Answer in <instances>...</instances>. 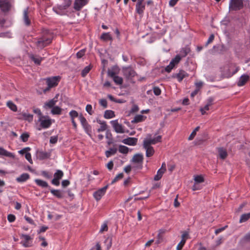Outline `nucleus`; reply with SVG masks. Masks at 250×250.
Listing matches in <instances>:
<instances>
[{
  "label": "nucleus",
  "instance_id": "obj_1",
  "mask_svg": "<svg viewBox=\"0 0 250 250\" xmlns=\"http://www.w3.org/2000/svg\"><path fill=\"white\" fill-rule=\"evenodd\" d=\"M52 38V33L48 30H45L43 31L42 36L37 39L36 45L38 48L42 49L51 42Z\"/></svg>",
  "mask_w": 250,
  "mask_h": 250
},
{
  "label": "nucleus",
  "instance_id": "obj_2",
  "mask_svg": "<svg viewBox=\"0 0 250 250\" xmlns=\"http://www.w3.org/2000/svg\"><path fill=\"white\" fill-rule=\"evenodd\" d=\"M38 122L40 123L39 127L37 128L38 130H41L42 128L46 129L50 127L54 120L51 119L48 116H41L39 117Z\"/></svg>",
  "mask_w": 250,
  "mask_h": 250
},
{
  "label": "nucleus",
  "instance_id": "obj_3",
  "mask_svg": "<svg viewBox=\"0 0 250 250\" xmlns=\"http://www.w3.org/2000/svg\"><path fill=\"white\" fill-rule=\"evenodd\" d=\"M162 139V136L158 135L153 138H151V134H147L146 137L144 139L143 144L146 146L151 145H155L157 143L161 142Z\"/></svg>",
  "mask_w": 250,
  "mask_h": 250
},
{
  "label": "nucleus",
  "instance_id": "obj_4",
  "mask_svg": "<svg viewBox=\"0 0 250 250\" xmlns=\"http://www.w3.org/2000/svg\"><path fill=\"white\" fill-rule=\"evenodd\" d=\"M243 6V0H230L229 1V9L230 10H238L241 9Z\"/></svg>",
  "mask_w": 250,
  "mask_h": 250
},
{
  "label": "nucleus",
  "instance_id": "obj_5",
  "mask_svg": "<svg viewBox=\"0 0 250 250\" xmlns=\"http://www.w3.org/2000/svg\"><path fill=\"white\" fill-rule=\"evenodd\" d=\"M110 123L116 133H124L125 132L124 126L118 123V120L111 121Z\"/></svg>",
  "mask_w": 250,
  "mask_h": 250
},
{
  "label": "nucleus",
  "instance_id": "obj_6",
  "mask_svg": "<svg viewBox=\"0 0 250 250\" xmlns=\"http://www.w3.org/2000/svg\"><path fill=\"white\" fill-rule=\"evenodd\" d=\"M108 186L106 185L104 187L101 188L93 193V197L97 201L101 199L102 197L105 194Z\"/></svg>",
  "mask_w": 250,
  "mask_h": 250
},
{
  "label": "nucleus",
  "instance_id": "obj_7",
  "mask_svg": "<svg viewBox=\"0 0 250 250\" xmlns=\"http://www.w3.org/2000/svg\"><path fill=\"white\" fill-rule=\"evenodd\" d=\"M12 0H0V8L3 12L8 11L11 7Z\"/></svg>",
  "mask_w": 250,
  "mask_h": 250
},
{
  "label": "nucleus",
  "instance_id": "obj_8",
  "mask_svg": "<svg viewBox=\"0 0 250 250\" xmlns=\"http://www.w3.org/2000/svg\"><path fill=\"white\" fill-rule=\"evenodd\" d=\"M181 59V57L180 55H177L175 56V57L172 59L170 61L168 65H167L166 68L165 70L167 72H170L171 70L173 68L175 65L178 64Z\"/></svg>",
  "mask_w": 250,
  "mask_h": 250
},
{
  "label": "nucleus",
  "instance_id": "obj_9",
  "mask_svg": "<svg viewBox=\"0 0 250 250\" xmlns=\"http://www.w3.org/2000/svg\"><path fill=\"white\" fill-rule=\"evenodd\" d=\"M239 70V67H236L235 64H231L229 66L227 72L224 73L225 77L229 78L235 74Z\"/></svg>",
  "mask_w": 250,
  "mask_h": 250
},
{
  "label": "nucleus",
  "instance_id": "obj_10",
  "mask_svg": "<svg viewBox=\"0 0 250 250\" xmlns=\"http://www.w3.org/2000/svg\"><path fill=\"white\" fill-rule=\"evenodd\" d=\"M143 161V155L141 154H136L132 158V162L137 164L136 167L139 169L142 168Z\"/></svg>",
  "mask_w": 250,
  "mask_h": 250
},
{
  "label": "nucleus",
  "instance_id": "obj_11",
  "mask_svg": "<svg viewBox=\"0 0 250 250\" xmlns=\"http://www.w3.org/2000/svg\"><path fill=\"white\" fill-rule=\"evenodd\" d=\"M60 79V78L59 76H55L46 79V82L49 88L56 86L58 84Z\"/></svg>",
  "mask_w": 250,
  "mask_h": 250
},
{
  "label": "nucleus",
  "instance_id": "obj_12",
  "mask_svg": "<svg viewBox=\"0 0 250 250\" xmlns=\"http://www.w3.org/2000/svg\"><path fill=\"white\" fill-rule=\"evenodd\" d=\"M145 9V3L144 2V0H138L136 6V12L139 14H142Z\"/></svg>",
  "mask_w": 250,
  "mask_h": 250
},
{
  "label": "nucleus",
  "instance_id": "obj_13",
  "mask_svg": "<svg viewBox=\"0 0 250 250\" xmlns=\"http://www.w3.org/2000/svg\"><path fill=\"white\" fill-rule=\"evenodd\" d=\"M188 76V73L183 70H180L178 73L173 75V78H176L178 82H181L184 78Z\"/></svg>",
  "mask_w": 250,
  "mask_h": 250
},
{
  "label": "nucleus",
  "instance_id": "obj_14",
  "mask_svg": "<svg viewBox=\"0 0 250 250\" xmlns=\"http://www.w3.org/2000/svg\"><path fill=\"white\" fill-rule=\"evenodd\" d=\"M138 139L134 137H128L122 140V142L124 144L134 146L137 144Z\"/></svg>",
  "mask_w": 250,
  "mask_h": 250
},
{
  "label": "nucleus",
  "instance_id": "obj_15",
  "mask_svg": "<svg viewBox=\"0 0 250 250\" xmlns=\"http://www.w3.org/2000/svg\"><path fill=\"white\" fill-rule=\"evenodd\" d=\"M88 2V0H75L74 8L76 10H80Z\"/></svg>",
  "mask_w": 250,
  "mask_h": 250
},
{
  "label": "nucleus",
  "instance_id": "obj_16",
  "mask_svg": "<svg viewBox=\"0 0 250 250\" xmlns=\"http://www.w3.org/2000/svg\"><path fill=\"white\" fill-rule=\"evenodd\" d=\"M124 74L127 78H132L135 76V71L131 67H126L124 68Z\"/></svg>",
  "mask_w": 250,
  "mask_h": 250
},
{
  "label": "nucleus",
  "instance_id": "obj_17",
  "mask_svg": "<svg viewBox=\"0 0 250 250\" xmlns=\"http://www.w3.org/2000/svg\"><path fill=\"white\" fill-rule=\"evenodd\" d=\"M213 103V99L212 98H209L207 100V103L205 105L204 108H201L200 109V111L202 113V115H204L206 113V110H208L209 109V106L212 104Z\"/></svg>",
  "mask_w": 250,
  "mask_h": 250
},
{
  "label": "nucleus",
  "instance_id": "obj_18",
  "mask_svg": "<svg viewBox=\"0 0 250 250\" xmlns=\"http://www.w3.org/2000/svg\"><path fill=\"white\" fill-rule=\"evenodd\" d=\"M143 147L146 150V156L149 157L152 156L154 153V150L152 146H151L143 144Z\"/></svg>",
  "mask_w": 250,
  "mask_h": 250
},
{
  "label": "nucleus",
  "instance_id": "obj_19",
  "mask_svg": "<svg viewBox=\"0 0 250 250\" xmlns=\"http://www.w3.org/2000/svg\"><path fill=\"white\" fill-rule=\"evenodd\" d=\"M0 156H3L13 159L15 158V155L13 153L7 151L1 147H0Z\"/></svg>",
  "mask_w": 250,
  "mask_h": 250
},
{
  "label": "nucleus",
  "instance_id": "obj_20",
  "mask_svg": "<svg viewBox=\"0 0 250 250\" xmlns=\"http://www.w3.org/2000/svg\"><path fill=\"white\" fill-rule=\"evenodd\" d=\"M249 76L247 75H243L240 77L237 83V85L239 86L244 85L248 81Z\"/></svg>",
  "mask_w": 250,
  "mask_h": 250
},
{
  "label": "nucleus",
  "instance_id": "obj_21",
  "mask_svg": "<svg viewBox=\"0 0 250 250\" xmlns=\"http://www.w3.org/2000/svg\"><path fill=\"white\" fill-rule=\"evenodd\" d=\"M57 102V100L55 98H53L49 100L48 102H46L43 106V107L44 108H52L55 106V105L56 104Z\"/></svg>",
  "mask_w": 250,
  "mask_h": 250
},
{
  "label": "nucleus",
  "instance_id": "obj_22",
  "mask_svg": "<svg viewBox=\"0 0 250 250\" xmlns=\"http://www.w3.org/2000/svg\"><path fill=\"white\" fill-rule=\"evenodd\" d=\"M218 152L220 158L222 159H225L228 156L226 150L223 147L218 148Z\"/></svg>",
  "mask_w": 250,
  "mask_h": 250
},
{
  "label": "nucleus",
  "instance_id": "obj_23",
  "mask_svg": "<svg viewBox=\"0 0 250 250\" xmlns=\"http://www.w3.org/2000/svg\"><path fill=\"white\" fill-rule=\"evenodd\" d=\"M28 8H25L23 11V21L25 25H29L30 24V21L28 18Z\"/></svg>",
  "mask_w": 250,
  "mask_h": 250
},
{
  "label": "nucleus",
  "instance_id": "obj_24",
  "mask_svg": "<svg viewBox=\"0 0 250 250\" xmlns=\"http://www.w3.org/2000/svg\"><path fill=\"white\" fill-rule=\"evenodd\" d=\"M29 178V175L28 173H23L19 177L16 178L17 182L21 183L26 181Z\"/></svg>",
  "mask_w": 250,
  "mask_h": 250
},
{
  "label": "nucleus",
  "instance_id": "obj_25",
  "mask_svg": "<svg viewBox=\"0 0 250 250\" xmlns=\"http://www.w3.org/2000/svg\"><path fill=\"white\" fill-rule=\"evenodd\" d=\"M51 193L58 198H62L63 197V192L60 190L51 189Z\"/></svg>",
  "mask_w": 250,
  "mask_h": 250
},
{
  "label": "nucleus",
  "instance_id": "obj_26",
  "mask_svg": "<svg viewBox=\"0 0 250 250\" xmlns=\"http://www.w3.org/2000/svg\"><path fill=\"white\" fill-rule=\"evenodd\" d=\"M30 58L35 63L38 65H40L42 58L39 56H34V55H31Z\"/></svg>",
  "mask_w": 250,
  "mask_h": 250
},
{
  "label": "nucleus",
  "instance_id": "obj_27",
  "mask_svg": "<svg viewBox=\"0 0 250 250\" xmlns=\"http://www.w3.org/2000/svg\"><path fill=\"white\" fill-rule=\"evenodd\" d=\"M146 119V117L142 115H137L135 116L134 119L131 121L132 123H137L142 122Z\"/></svg>",
  "mask_w": 250,
  "mask_h": 250
},
{
  "label": "nucleus",
  "instance_id": "obj_28",
  "mask_svg": "<svg viewBox=\"0 0 250 250\" xmlns=\"http://www.w3.org/2000/svg\"><path fill=\"white\" fill-rule=\"evenodd\" d=\"M115 116L114 112L112 110H107L104 112V117L105 119H111Z\"/></svg>",
  "mask_w": 250,
  "mask_h": 250
},
{
  "label": "nucleus",
  "instance_id": "obj_29",
  "mask_svg": "<svg viewBox=\"0 0 250 250\" xmlns=\"http://www.w3.org/2000/svg\"><path fill=\"white\" fill-rule=\"evenodd\" d=\"M62 109L58 106H55L52 108L51 113L53 115H60L62 113Z\"/></svg>",
  "mask_w": 250,
  "mask_h": 250
},
{
  "label": "nucleus",
  "instance_id": "obj_30",
  "mask_svg": "<svg viewBox=\"0 0 250 250\" xmlns=\"http://www.w3.org/2000/svg\"><path fill=\"white\" fill-rule=\"evenodd\" d=\"M35 182L37 185L42 188H47L48 187V183L46 182L43 181L42 180L35 179Z\"/></svg>",
  "mask_w": 250,
  "mask_h": 250
},
{
  "label": "nucleus",
  "instance_id": "obj_31",
  "mask_svg": "<svg viewBox=\"0 0 250 250\" xmlns=\"http://www.w3.org/2000/svg\"><path fill=\"white\" fill-rule=\"evenodd\" d=\"M6 105L12 111L14 112H16L17 111V105L12 101H8L6 103Z\"/></svg>",
  "mask_w": 250,
  "mask_h": 250
},
{
  "label": "nucleus",
  "instance_id": "obj_32",
  "mask_svg": "<svg viewBox=\"0 0 250 250\" xmlns=\"http://www.w3.org/2000/svg\"><path fill=\"white\" fill-rule=\"evenodd\" d=\"M117 151L116 148H111L109 150L105 151V155L107 157H109L112 155H114Z\"/></svg>",
  "mask_w": 250,
  "mask_h": 250
},
{
  "label": "nucleus",
  "instance_id": "obj_33",
  "mask_svg": "<svg viewBox=\"0 0 250 250\" xmlns=\"http://www.w3.org/2000/svg\"><path fill=\"white\" fill-rule=\"evenodd\" d=\"M63 176V172L61 170H57L54 175V178L60 180Z\"/></svg>",
  "mask_w": 250,
  "mask_h": 250
},
{
  "label": "nucleus",
  "instance_id": "obj_34",
  "mask_svg": "<svg viewBox=\"0 0 250 250\" xmlns=\"http://www.w3.org/2000/svg\"><path fill=\"white\" fill-rule=\"evenodd\" d=\"M119 151L123 154H127L129 151V148L126 146L120 145L119 147Z\"/></svg>",
  "mask_w": 250,
  "mask_h": 250
},
{
  "label": "nucleus",
  "instance_id": "obj_35",
  "mask_svg": "<svg viewBox=\"0 0 250 250\" xmlns=\"http://www.w3.org/2000/svg\"><path fill=\"white\" fill-rule=\"evenodd\" d=\"M101 39L104 41L112 40V38L109 33H104L101 36Z\"/></svg>",
  "mask_w": 250,
  "mask_h": 250
},
{
  "label": "nucleus",
  "instance_id": "obj_36",
  "mask_svg": "<svg viewBox=\"0 0 250 250\" xmlns=\"http://www.w3.org/2000/svg\"><path fill=\"white\" fill-rule=\"evenodd\" d=\"M69 115L71 118V120H74L75 118L79 116L78 112L74 110L70 111L69 113Z\"/></svg>",
  "mask_w": 250,
  "mask_h": 250
},
{
  "label": "nucleus",
  "instance_id": "obj_37",
  "mask_svg": "<svg viewBox=\"0 0 250 250\" xmlns=\"http://www.w3.org/2000/svg\"><path fill=\"white\" fill-rule=\"evenodd\" d=\"M165 173L164 171L162 170L159 169L157 172V174L154 176V179L155 181L159 180L162 177L163 174Z\"/></svg>",
  "mask_w": 250,
  "mask_h": 250
},
{
  "label": "nucleus",
  "instance_id": "obj_38",
  "mask_svg": "<svg viewBox=\"0 0 250 250\" xmlns=\"http://www.w3.org/2000/svg\"><path fill=\"white\" fill-rule=\"evenodd\" d=\"M250 218V213L243 214L240 219V222L242 223L247 221Z\"/></svg>",
  "mask_w": 250,
  "mask_h": 250
},
{
  "label": "nucleus",
  "instance_id": "obj_39",
  "mask_svg": "<svg viewBox=\"0 0 250 250\" xmlns=\"http://www.w3.org/2000/svg\"><path fill=\"white\" fill-rule=\"evenodd\" d=\"M113 80L116 84L119 85L122 84L123 82L122 78L118 76L114 77V78H113Z\"/></svg>",
  "mask_w": 250,
  "mask_h": 250
},
{
  "label": "nucleus",
  "instance_id": "obj_40",
  "mask_svg": "<svg viewBox=\"0 0 250 250\" xmlns=\"http://www.w3.org/2000/svg\"><path fill=\"white\" fill-rule=\"evenodd\" d=\"M29 137V135L27 132L22 133L20 136V138L21 139L23 142H27L28 140Z\"/></svg>",
  "mask_w": 250,
  "mask_h": 250
},
{
  "label": "nucleus",
  "instance_id": "obj_41",
  "mask_svg": "<svg viewBox=\"0 0 250 250\" xmlns=\"http://www.w3.org/2000/svg\"><path fill=\"white\" fill-rule=\"evenodd\" d=\"M194 182L196 183H201L204 182V178L201 175H196L194 178Z\"/></svg>",
  "mask_w": 250,
  "mask_h": 250
},
{
  "label": "nucleus",
  "instance_id": "obj_42",
  "mask_svg": "<svg viewBox=\"0 0 250 250\" xmlns=\"http://www.w3.org/2000/svg\"><path fill=\"white\" fill-rule=\"evenodd\" d=\"M104 243L106 245V249L107 250H108L110 247H111L112 245V240L111 238L110 237H107L104 241Z\"/></svg>",
  "mask_w": 250,
  "mask_h": 250
},
{
  "label": "nucleus",
  "instance_id": "obj_43",
  "mask_svg": "<svg viewBox=\"0 0 250 250\" xmlns=\"http://www.w3.org/2000/svg\"><path fill=\"white\" fill-rule=\"evenodd\" d=\"M86 133L90 136H91V127L90 125L88 124L85 125L83 126Z\"/></svg>",
  "mask_w": 250,
  "mask_h": 250
},
{
  "label": "nucleus",
  "instance_id": "obj_44",
  "mask_svg": "<svg viewBox=\"0 0 250 250\" xmlns=\"http://www.w3.org/2000/svg\"><path fill=\"white\" fill-rule=\"evenodd\" d=\"M71 4V0H65V3L60 5V8L62 9H65L68 8Z\"/></svg>",
  "mask_w": 250,
  "mask_h": 250
},
{
  "label": "nucleus",
  "instance_id": "obj_45",
  "mask_svg": "<svg viewBox=\"0 0 250 250\" xmlns=\"http://www.w3.org/2000/svg\"><path fill=\"white\" fill-rule=\"evenodd\" d=\"M91 69V67L90 66H87L82 70V77H85L87 73L89 72L90 70Z\"/></svg>",
  "mask_w": 250,
  "mask_h": 250
},
{
  "label": "nucleus",
  "instance_id": "obj_46",
  "mask_svg": "<svg viewBox=\"0 0 250 250\" xmlns=\"http://www.w3.org/2000/svg\"><path fill=\"white\" fill-rule=\"evenodd\" d=\"M79 118L82 126L88 124L86 119L82 114L79 115Z\"/></svg>",
  "mask_w": 250,
  "mask_h": 250
},
{
  "label": "nucleus",
  "instance_id": "obj_47",
  "mask_svg": "<svg viewBox=\"0 0 250 250\" xmlns=\"http://www.w3.org/2000/svg\"><path fill=\"white\" fill-rule=\"evenodd\" d=\"M22 116L25 120H27L28 121H32L33 120V115L32 114L23 113L22 114Z\"/></svg>",
  "mask_w": 250,
  "mask_h": 250
},
{
  "label": "nucleus",
  "instance_id": "obj_48",
  "mask_svg": "<svg viewBox=\"0 0 250 250\" xmlns=\"http://www.w3.org/2000/svg\"><path fill=\"white\" fill-rule=\"evenodd\" d=\"M85 49H84L80 50L76 54L77 58L78 59L81 58L85 54Z\"/></svg>",
  "mask_w": 250,
  "mask_h": 250
},
{
  "label": "nucleus",
  "instance_id": "obj_49",
  "mask_svg": "<svg viewBox=\"0 0 250 250\" xmlns=\"http://www.w3.org/2000/svg\"><path fill=\"white\" fill-rule=\"evenodd\" d=\"M107 128V125L106 123H103L100 127L97 129L98 132H101L105 131Z\"/></svg>",
  "mask_w": 250,
  "mask_h": 250
},
{
  "label": "nucleus",
  "instance_id": "obj_50",
  "mask_svg": "<svg viewBox=\"0 0 250 250\" xmlns=\"http://www.w3.org/2000/svg\"><path fill=\"white\" fill-rule=\"evenodd\" d=\"M85 110L87 112V113L90 115H92L93 113V111L92 110V107L91 104H87L85 107Z\"/></svg>",
  "mask_w": 250,
  "mask_h": 250
},
{
  "label": "nucleus",
  "instance_id": "obj_51",
  "mask_svg": "<svg viewBox=\"0 0 250 250\" xmlns=\"http://www.w3.org/2000/svg\"><path fill=\"white\" fill-rule=\"evenodd\" d=\"M108 230V227L106 223H104L100 229V232L102 233L104 231H106Z\"/></svg>",
  "mask_w": 250,
  "mask_h": 250
},
{
  "label": "nucleus",
  "instance_id": "obj_52",
  "mask_svg": "<svg viewBox=\"0 0 250 250\" xmlns=\"http://www.w3.org/2000/svg\"><path fill=\"white\" fill-rule=\"evenodd\" d=\"M186 242L184 240H182L180 242V243L178 244L176 247V250H181L184 246Z\"/></svg>",
  "mask_w": 250,
  "mask_h": 250
},
{
  "label": "nucleus",
  "instance_id": "obj_53",
  "mask_svg": "<svg viewBox=\"0 0 250 250\" xmlns=\"http://www.w3.org/2000/svg\"><path fill=\"white\" fill-rule=\"evenodd\" d=\"M58 139L57 136H51L50 138L49 142L51 144H55L57 142Z\"/></svg>",
  "mask_w": 250,
  "mask_h": 250
},
{
  "label": "nucleus",
  "instance_id": "obj_54",
  "mask_svg": "<svg viewBox=\"0 0 250 250\" xmlns=\"http://www.w3.org/2000/svg\"><path fill=\"white\" fill-rule=\"evenodd\" d=\"M99 103L100 105L104 108H106L107 106V101L105 99H103L100 100Z\"/></svg>",
  "mask_w": 250,
  "mask_h": 250
},
{
  "label": "nucleus",
  "instance_id": "obj_55",
  "mask_svg": "<svg viewBox=\"0 0 250 250\" xmlns=\"http://www.w3.org/2000/svg\"><path fill=\"white\" fill-rule=\"evenodd\" d=\"M25 157L26 159L30 164H32L33 163V161H32V158H31V154L30 153H28V152L25 153Z\"/></svg>",
  "mask_w": 250,
  "mask_h": 250
},
{
  "label": "nucleus",
  "instance_id": "obj_56",
  "mask_svg": "<svg viewBox=\"0 0 250 250\" xmlns=\"http://www.w3.org/2000/svg\"><path fill=\"white\" fill-rule=\"evenodd\" d=\"M153 92L155 95L159 96L161 94V90L158 87H154L153 88Z\"/></svg>",
  "mask_w": 250,
  "mask_h": 250
},
{
  "label": "nucleus",
  "instance_id": "obj_57",
  "mask_svg": "<svg viewBox=\"0 0 250 250\" xmlns=\"http://www.w3.org/2000/svg\"><path fill=\"white\" fill-rule=\"evenodd\" d=\"M108 75L110 77H111L112 79L114 78V77H116V72L114 70H109L108 71Z\"/></svg>",
  "mask_w": 250,
  "mask_h": 250
},
{
  "label": "nucleus",
  "instance_id": "obj_58",
  "mask_svg": "<svg viewBox=\"0 0 250 250\" xmlns=\"http://www.w3.org/2000/svg\"><path fill=\"white\" fill-rule=\"evenodd\" d=\"M214 39V35L213 34L210 35L209 37L208 38L207 42L205 44V46H207L208 45V44L211 43L213 41Z\"/></svg>",
  "mask_w": 250,
  "mask_h": 250
},
{
  "label": "nucleus",
  "instance_id": "obj_59",
  "mask_svg": "<svg viewBox=\"0 0 250 250\" xmlns=\"http://www.w3.org/2000/svg\"><path fill=\"white\" fill-rule=\"evenodd\" d=\"M188 238V233L187 231L183 232L182 235V240H184L186 242V240Z\"/></svg>",
  "mask_w": 250,
  "mask_h": 250
},
{
  "label": "nucleus",
  "instance_id": "obj_60",
  "mask_svg": "<svg viewBox=\"0 0 250 250\" xmlns=\"http://www.w3.org/2000/svg\"><path fill=\"white\" fill-rule=\"evenodd\" d=\"M15 216L13 214H9L7 216V219L9 222H13L15 220Z\"/></svg>",
  "mask_w": 250,
  "mask_h": 250
},
{
  "label": "nucleus",
  "instance_id": "obj_61",
  "mask_svg": "<svg viewBox=\"0 0 250 250\" xmlns=\"http://www.w3.org/2000/svg\"><path fill=\"white\" fill-rule=\"evenodd\" d=\"M195 85L196 86V89L200 90V88L203 85V83L201 81L197 82L195 83Z\"/></svg>",
  "mask_w": 250,
  "mask_h": 250
},
{
  "label": "nucleus",
  "instance_id": "obj_62",
  "mask_svg": "<svg viewBox=\"0 0 250 250\" xmlns=\"http://www.w3.org/2000/svg\"><path fill=\"white\" fill-rule=\"evenodd\" d=\"M33 112L35 114H37L39 116V117H41V116H43L42 114V113L41 110L39 108H37L34 109Z\"/></svg>",
  "mask_w": 250,
  "mask_h": 250
},
{
  "label": "nucleus",
  "instance_id": "obj_63",
  "mask_svg": "<svg viewBox=\"0 0 250 250\" xmlns=\"http://www.w3.org/2000/svg\"><path fill=\"white\" fill-rule=\"evenodd\" d=\"M201 188V187L198 185V183H194L193 186L192 187V189L194 191L199 190Z\"/></svg>",
  "mask_w": 250,
  "mask_h": 250
},
{
  "label": "nucleus",
  "instance_id": "obj_64",
  "mask_svg": "<svg viewBox=\"0 0 250 250\" xmlns=\"http://www.w3.org/2000/svg\"><path fill=\"white\" fill-rule=\"evenodd\" d=\"M24 219L29 224H32V225L34 224V222L33 220L31 218H30L27 216H25Z\"/></svg>",
  "mask_w": 250,
  "mask_h": 250
}]
</instances>
